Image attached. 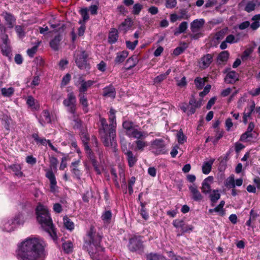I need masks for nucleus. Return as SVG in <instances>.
Returning <instances> with one entry per match:
<instances>
[{"mask_svg":"<svg viewBox=\"0 0 260 260\" xmlns=\"http://www.w3.org/2000/svg\"><path fill=\"white\" fill-rule=\"evenodd\" d=\"M44 241L30 237L23 241L19 246L17 255L20 260H44L46 253Z\"/></svg>","mask_w":260,"mask_h":260,"instance_id":"f257e3e1","label":"nucleus"},{"mask_svg":"<svg viewBox=\"0 0 260 260\" xmlns=\"http://www.w3.org/2000/svg\"><path fill=\"white\" fill-rule=\"evenodd\" d=\"M102 238V235L96 232L93 226H91L84 239L83 247L93 260H99L103 256L104 248L101 245Z\"/></svg>","mask_w":260,"mask_h":260,"instance_id":"f03ea898","label":"nucleus"},{"mask_svg":"<svg viewBox=\"0 0 260 260\" xmlns=\"http://www.w3.org/2000/svg\"><path fill=\"white\" fill-rule=\"evenodd\" d=\"M122 127L127 137L136 139L134 142V144L136 145L134 150L143 151L144 148L148 145L147 142L143 140L148 136L147 133L140 130L138 125L135 124L130 120L123 121Z\"/></svg>","mask_w":260,"mask_h":260,"instance_id":"7ed1b4c3","label":"nucleus"},{"mask_svg":"<svg viewBox=\"0 0 260 260\" xmlns=\"http://www.w3.org/2000/svg\"><path fill=\"white\" fill-rule=\"evenodd\" d=\"M37 219L42 228L47 232L54 240L57 239L56 233L53 226L52 219L46 207L39 204L36 209Z\"/></svg>","mask_w":260,"mask_h":260,"instance_id":"20e7f679","label":"nucleus"},{"mask_svg":"<svg viewBox=\"0 0 260 260\" xmlns=\"http://www.w3.org/2000/svg\"><path fill=\"white\" fill-rule=\"evenodd\" d=\"M100 122L101 126L99 128V134L105 146H109L113 145L116 136V129L114 133L111 134L110 123L108 124L105 118L100 117Z\"/></svg>","mask_w":260,"mask_h":260,"instance_id":"39448f33","label":"nucleus"},{"mask_svg":"<svg viewBox=\"0 0 260 260\" xmlns=\"http://www.w3.org/2000/svg\"><path fill=\"white\" fill-rule=\"evenodd\" d=\"M23 218L22 214H19L14 218L4 220L2 226L3 230L8 232L13 231L17 225L23 223Z\"/></svg>","mask_w":260,"mask_h":260,"instance_id":"423d86ee","label":"nucleus"},{"mask_svg":"<svg viewBox=\"0 0 260 260\" xmlns=\"http://www.w3.org/2000/svg\"><path fill=\"white\" fill-rule=\"evenodd\" d=\"M202 105L201 101H197L194 97H192L189 102L188 105L182 103L180 105V108L188 115H192L196 112V109L200 108Z\"/></svg>","mask_w":260,"mask_h":260,"instance_id":"0eeeda50","label":"nucleus"},{"mask_svg":"<svg viewBox=\"0 0 260 260\" xmlns=\"http://www.w3.org/2000/svg\"><path fill=\"white\" fill-rule=\"evenodd\" d=\"M88 53L84 50H78L75 52L74 58L75 62L80 69H86L89 68L87 63Z\"/></svg>","mask_w":260,"mask_h":260,"instance_id":"6e6552de","label":"nucleus"},{"mask_svg":"<svg viewBox=\"0 0 260 260\" xmlns=\"http://www.w3.org/2000/svg\"><path fill=\"white\" fill-rule=\"evenodd\" d=\"M205 23L204 19H197L191 23L190 29L192 34L189 36L191 39L197 40L201 37L200 30L203 27Z\"/></svg>","mask_w":260,"mask_h":260,"instance_id":"1a4fd4ad","label":"nucleus"},{"mask_svg":"<svg viewBox=\"0 0 260 260\" xmlns=\"http://www.w3.org/2000/svg\"><path fill=\"white\" fill-rule=\"evenodd\" d=\"M63 105L67 108L68 111L74 115L76 111V98L73 92L68 94L67 98L63 101Z\"/></svg>","mask_w":260,"mask_h":260,"instance_id":"9d476101","label":"nucleus"},{"mask_svg":"<svg viewBox=\"0 0 260 260\" xmlns=\"http://www.w3.org/2000/svg\"><path fill=\"white\" fill-rule=\"evenodd\" d=\"M151 150L155 155L165 154L166 152L165 141L161 139H157L151 142Z\"/></svg>","mask_w":260,"mask_h":260,"instance_id":"9b49d317","label":"nucleus"},{"mask_svg":"<svg viewBox=\"0 0 260 260\" xmlns=\"http://www.w3.org/2000/svg\"><path fill=\"white\" fill-rule=\"evenodd\" d=\"M129 249L132 251L143 252L144 245L141 237H134L129 239L128 245Z\"/></svg>","mask_w":260,"mask_h":260,"instance_id":"f8f14e48","label":"nucleus"},{"mask_svg":"<svg viewBox=\"0 0 260 260\" xmlns=\"http://www.w3.org/2000/svg\"><path fill=\"white\" fill-rule=\"evenodd\" d=\"M94 83L92 80L85 81L82 77L79 76L78 80L75 82V85L78 87L79 94H85L87 89Z\"/></svg>","mask_w":260,"mask_h":260,"instance_id":"ddd939ff","label":"nucleus"},{"mask_svg":"<svg viewBox=\"0 0 260 260\" xmlns=\"http://www.w3.org/2000/svg\"><path fill=\"white\" fill-rule=\"evenodd\" d=\"M172 224L176 229H181L182 233H190L193 229L192 225L185 224L182 219H176L173 220Z\"/></svg>","mask_w":260,"mask_h":260,"instance_id":"4468645a","label":"nucleus"},{"mask_svg":"<svg viewBox=\"0 0 260 260\" xmlns=\"http://www.w3.org/2000/svg\"><path fill=\"white\" fill-rule=\"evenodd\" d=\"M32 138L35 140L37 144H41L43 146H46L47 144L50 148L54 151L64 155L63 153L58 151L57 149L52 144L49 140H46L44 138H40L37 133H34L32 135Z\"/></svg>","mask_w":260,"mask_h":260,"instance_id":"2eb2a0df","label":"nucleus"},{"mask_svg":"<svg viewBox=\"0 0 260 260\" xmlns=\"http://www.w3.org/2000/svg\"><path fill=\"white\" fill-rule=\"evenodd\" d=\"M255 105L254 102L252 101L245 108L243 113V122L244 124L247 123V120L251 119L252 114H254L253 111L255 109Z\"/></svg>","mask_w":260,"mask_h":260,"instance_id":"dca6fc26","label":"nucleus"},{"mask_svg":"<svg viewBox=\"0 0 260 260\" xmlns=\"http://www.w3.org/2000/svg\"><path fill=\"white\" fill-rule=\"evenodd\" d=\"M191 199L194 201L201 202L203 199V196L198 190L197 186L193 184L189 186Z\"/></svg>","mask_w":260,"mask_h":260,"instance_id":"f3484780","label":"nucleus"},{"mask_svg":"<svg viewBox=\"0 0 260 260\" xmlns=\"http://www.w3.org/2000/svg\"><path fill=\"white\" fill-rule=\"evenodd\" d=\"M116 111L112 108L110 109L108 113V120L109 123H110V126L111 127V134L114 132L115 129L116 127Z\"/></svg>","mask_w":260,"mask_h":260,"instance_id":"a211bd4d","label":"nucleus"},{"mask_svg":"<svg viewBox=\"0 0 260 260\" xmlns=\"http://www.w3.org/2000/svg\"><path fill=\"white\" fill-rule=\"evenodd\" d=\"M46 177L49 180L50 191L52 192L57 189V182L54 174L51 171H48L46 173Z\"/></svg>","mask_w":260,"mask_h":260,"instance_id":"6ab92c4d","label":"nucleus"},{"mask_svg":"<svg viewBox=\"0 0 260 260\" xmlns=\"http://www.w3.org/2000/svg\"><path fill=\"white\" fill-rule=\"evenodd\" d=\"M2 16L4 17L5 20L6 21L8 27L9 28H12L16 21V19L15 16L11 13L7 12H3Z\"/></svg>","mask_w":260,"mask_h":260,"instance_id":"aec40b11","label":"nucleus"},{"mask_svg":"<svg viewBox=\"0 0 260 260\" xmlns=\"http://www.w3.org/2000/svg\"><path fill=\"white\" fill-rule=\"evenodd\" d=\"M213 61V56L210 54L204 55L200 61V66L202 69L208 68Z\"/></svg>","mask_w":260,"mask_h":260,"instance_id":"412c9836","label":"nucleus"},{"mask_svg":"<svg viewBox=\"0 0 260 260\" xmlns=\"http://www.w3.org/2000/svg\"><path fill=\"white\" fill-rule=\"evenodd\" d=\"M213 179L212 177L209 176L203 181L201 189L203 193L207 194L211 191V184Z\"/></svg>","mask_w":260,"mask_h":260,"instance_id":"4be33fe9","label":"nucleus"},{"mask_svg":"<svg viewBox=\"0 0 260 260\" xmlns=\"http://www.w3.org/2000/svg\"><path fill=\"white\" fill-rule=\"evenodd\" d=\"M139 62V59L137 55H133L128 58L125 63L126 70H129L134 68Z\"/></svg>","mask_w":260,"mask_h":260,"instance_id":"5701e85b","label":"nucleus"},{"mask_svg":"<svg viewBox=\"0 0 260 260\" xmlns=\"http://www.w3.org/2000/svg\"><path fill=\"white\" fill-rule=\"evenodd\" d=\"M103 95L105 97L115 98L116 91L114 87L112 85L105 87L103 89Z\"/></svg>","mask_w":260,"mask_h":260,"instance_id":"b1692460","label":"nucleus"},{"mask_svg":"<svg viewBox=\"0 0 260 260\" xmlns=\"http://www.w3.org/2000/svg\"><path fill=\"white\" fill-rule=\"evenodd\" d=\"M41 118L39 121L42 126L46 123H49L51 122V118L48 110H43L41 114Z\"/></svg>","mask_w":260,"mask_h":260,"instance_id":"393cba45","label":"nucleus"},{"mask_svg":"<svg viewBox=\"0 0 260 260\" xmlns=\"http://www.w3.org/2000/svg\"><path fill=\"white\" fill-rule=\"evenodd\" d=\"M238 79V74L235 71H230L225 78V81L228 83H235Z\"/></svg>","mask_w":260,"mask_h":260,"instance_id":"a878e982","label":"nucleus"},{"mask_svg":"<svg viewBox=\"0 0 260 260\" xmlns=\"http://www.w3.org/2000/svg\"><path fill=\"white\" fill-rule=\"evenodd\" d=\"M215 161L214 158H211L208 161H205L202 166V172L205 174H208L211 172L212 166Z\"/></svg>","mask_w":260,"mask_h":260,"instance_id":"bb28decb","label":"nucleus"},{"mask_svg":"<svg viewBox=\"0 0 260 260\" xmlns=\"http://www.w3.org/2000/svg\"><path fill=\"white\" fill-rule=\"evenodd\" d=\"M128 55V51L124 50L118 52L116 53V56L114 59L115 63H120L122 62Z\"/></svg>","mask_w":260,"mask_h":260,"instance_id":"cd10ccee","label":"nucleus"},{"mask_svg":"<svg viewBox=\"0 0 260 260\" xmlns=\"http://www.w3.org/2000/svg\"><path fill=\"white\" fill-rule=\"evenodd\" d=\"M61 40V36L58 35L55 36L50 42V46L54 50H57Z\"/></svg>","mask_w":260,"mask_h":260,"instance_id":"c85d7f7f","label":"nucleus"},{"mask_svg":"<svg viewBox=\"0 0 260 260\" xmlns=\"http://www.w3.org/2000/svg\"><path fill=\"white\" fill-rule=\"evenodd\" d=\"M125 155L126 156L129 166L130 167H133L137 161V157L134 155L132 151L127 152Z\"/></svg>","mask_w":260,"mask_h":260,"instance_id":"c756f323","label":"nucleus"},{"mask_svg":"<svg viewBox=\"0 0 260 260\" xmlns=\"http://www.w3.org/2000/svg\"><path fill=\"white\" fill-rule=\"evenodd\" d=\"M79 101L80 103L83 107V110L85 112H87L88 111V104L87 98L85 94H79Z\"/></svg>","mask_w":260,"mask_h":260,"instance_id":"7c9ffc66","label":"nucleus"},{"mask_svg":"<svg viewBox=\"0 0 260 260\" xmlns=\"http://www.w3.org/2000/svg\"><path fill=\"white\" fill-rule=\"evenodd\" d=\"M118 37L117 30L115 28H112L109 34V42L111 44L115 43L117 40Z\"/></svg>","mask_w":260,"mask_h":260,"instance_id":"2f4dec72","label":"nucleus"},{"mask_svg":"<svg viewBox=\"0 0 260 260\" xmlns=\"http://www.w3.org/2000/svg\"><path fill=\"white\" fill-rule=\"evenodd\" d=\"M12 170L15 172V174L18 177H21L23 176V173L21 171L22 166L20 164H15L10 166Z\"/></svg>","mask_w":260,"mask_h":260,"instance_id":"473e14b6","label":"nucleus"},{"mask_svg":"<svg viewBox=\"0 0 260 260\" xmlns=\"http://www.w3.org/2000/svg\"><path fill=\"white\" fill-rule=\"evenodd\" d=\"M131 21L129 19H125L122 23L119 26L118 30L120 31H122L125 33L131 27Z\"/></svg>","mask_w":260,"mask_h":260,"instance_id":"72a5a7b5","label":"nucleus"},{"mask_svg":"<svg viewBox=\"0 0 260 260\" xmlns=\"http://www.w3.org/2000/svg\"><path fill=\"white\" fill-rule=\"evenodd\" d=\"M229 55L230 54L228 51H223L220 52L217 57V60L219 63L220 62H226L229 59Z\"/></svg>","mask_w":260,"mask_h":260,"instance_id":"f704fd0d","label":"nucleus"},{"mask_svg":"<svg viewBox=\"0 0 260 260\" xmlns=\"http://www.w3.org/2000/svg\"><path fill=\"white\" fill-rule=\"evenodd\" d=\"M26 103L28 106L32 109L37 110L39 108V105L37 101L31 96H29L27 98Z\"/></svg>","mask_w":260,"mask_h":260,"instance_id":"c9c22d12","label":"nucleus"},{"mask_svg":"<svg viewBox=\"0 0 260 260\" xmlns=\"http://www.w3.org/2000/svg\"><path fill=\"white\" fill-rule=\"evenodd\" d=\"M62 247L63 251L66 253H69L73 251V244L71 241H68L62 243Z\"/></svg>","mask_w":260,"mask_h":260,"instance_id":"e433bc0d","label":"nucleus"},{"mask_svg":"<svg viewBox=\"0 0 260 260\" xmlns=\"http://www.w3.org/2000/svg\"><path fill=\"white\" fill-rule=\"evenodd\" d=\"M220 198V194L219 193V190L217 189L213 190L210 194V200L213 204L216 203Z\"/></svg>","mask_w":260,"mask_h":260,"instance_id":"4c0bfd02","label":"nucleus"},{"mask_svg":"<svg viewBox=\"0 0 260 260\" xmlns=\"http://www.w3.org/2000/svg\"><path fill=\"white\" fill-rule=\"evenodd\" d=\"M187 28V23L185 21L181 22L178 28L176 29L174 35L177 36L179 34L184 32Z\"/></svg>","mask_w":260,"mask_h":260,"instance_id":"58836bf2","label":"nucleus"},{"mask_svg":"<svg viewBox=\"0 0 260 260\" xmlns=\"http://www.w3.org/2000/svg\"><path fill=\"white\" fill-rule=\"evenodd\" d=\"M205 84V79L204 78L197 77L194 79V84L196 87L199 89L203 88Z\"/></svg>","mask_w":260,"mask_h":260,"instance_id":"ea45409f","label":"nucleus"},{"mask_svg":"<svg viewBox=\"0 0 260 260\" xmlns=\"http://www.w3.org/2000/svg\"><path fill=\"white\" fill-rule=\"evenodd\" d=\"M225 185L229 188H234L235 187V178L234 175L228 177L225 181Z\"/></svg>","mask_w":260,"mask_h":260,"instance_id":"a19ab883","label":"nucleus"},{"mask_svg":"<svg viewBox=\"0 0 260 260\" xmlns=\"http://www.w3.org/2000/svg\"><path fill=\"white\" fill-rule=\"evenodd\" d=\"M80 13L83 19L81 21L83 23L85 24V22L89 19L88 9L87 8H82L80 10Z\"/></svg>","mask_w":260,"mask_h":260,"instance_id":"79ce46f5","label":"nucleus"},{"mask_svg":"<svg viewBox=\"0 0 260 260\" xmlns=\"http://www.w3.org/2000/svg\"><path fill=\"white\" fill-rule=\"evenodd\" d=\"M63 224L64 226L70 231H72L74 229V224L73 222L67 217H64L63 218Z\"/></svg>","mask_w":260,"mask_h":260,"instance_id":"37998d69","label":"nucleus"},{"mask_svg":"<svg viewBox=\"0 0 260 260\" xmlns=\"http://www.w3.org/2000/svg\"><path fill=\"white\" fill-rule=\"evenodd\" d=\"M2 94L4 96L10 97L14 92V89L13 87H9L8 88H3L1 89Z\"/></svg>","mask_w":260,"mask_h":260,"instance_id":"c03bdc74","label":"nucleus"},{"mask_svg":"<svg viewBox=\"0 0 260 260\" xmlns=\"http://www.w3.org/2000/svg\"><path fill=\"white\" fill-rule=\"evenodd\" d=\"M253 137V135L252 133L248 132V131H246L241 136L240 140L242 142H246L249 141V139L252 138Z\"/></svg>","mask_w":260,"mask_h":260,"instance_id":"a18cd8bd","label":"nucleus"},{"mask_svg":"<svg viewBox=\"0 0 260 260\" xmlns=\"http://www.w3.org/2000/svg\"><path fill=\"white\" fill-rule=\"evenodd\" d=\"M255 7L256 4L254 2L249 1L247 3L244 10L247 12L250 13L255 10Z\"/></svg>","mask_w":260,"mask_h":260,"instance_id":"49530a36","label":"nucleus"},{"mask_svg":"<svg viewBox=\"0 0 260 260\" xmlns=\"http://www.w3.org/2000/svg\"><path fill=\"white\" fill-rule=\"evenodd\" d=\"M143 8V6L139 3L135 4L133 8L132 13L133 14L138 15Z\"/></svg>","mask_w":260,"mask_h":260,"instance_id":"de8ad7c7","label":"nucleus"},{"mask_svg":"<svg viewBox=\"0 0 260 260\" xmlns=\"http://www.w3.org/2000/svg\"><path fill=\"white\" fill-rule=\"evenodd\" d=\"M254 48L252 47H249L245 49L241 56L243 60H246L248 56L253 52Z\"/></svg>","mask_w":260,"mask_h":260,"instance_id":"09e8293b","label":"nucleus"},{"mask_svg":"<svg viewBox=\"0 0 260 260\" xmlns=\"http://www.w3.org/2000/svg\"><path fill=\"white\" fill-rule=\"evenodd\" d=\"M147 260H165V258L156 253H150L147 255Z\"/></svg>","mask_w":260,"mask_h":260,"instance_id":"8fccbe9b","label":"nucleus"},{"mask_svg":"<svg viewBox=\"0 0 260 260\" xmlns=\"http://www.w3.org/2000/svg\"><path fill=\"white\" fill-rule=\"evenodd\" d=\"M15 29L19 38H22L25 36V34L24 32V29L22 26L16 25Z\"/></svg>","mask_w":260,"mask_h":260,"instance_id":"3c124183","label":"nucleus"},{"mask_svg":"<svg viewBox=\"0 0 260 260\" xmlns=\"http://www.w3.org/2000/svg\"><path fill=\"white\" fill-rule=\"evenodd\" d=\"M112 217L110 211H106L102 215V218L105 222H109Z\"/></svg>","mask_w":260,"mask_h":260,"instance_id":"603ef678","label":"nucleus"},{"mask_svg":"<svg viewBox=\"0 0 260 260\" xmlns=\"http://www.w3.org/2000/svg\"><path fill=\"white\" fill-rule=\"evenodd\" d=\"M136 178L134 177H131L128 184V192L130 194L133 192V186L135 183Z\"/></svg>","mask_w":260,"mask_h":260,"instance_id":"864d4df0","label":"nucleus"},{"mask_svg":"<svg viewBox=\"0 0 260 260\" xmlns=\"http://www.w3.org/2000/svg\"><path fill=\"white\" fill-rule=\"evenodd\" d=\"M138 40H136L133 42H132L129 41H126L125 42L126 47L128 49H131L132 50H133L135 49V48H136V46L138 44Z\"/></svg>","mask_w":260,"mask_h":260,"instance_id":"5fc2aeb1","label":"nucleus"},{"mask_svg":"<svg viewBox=\"0 0 260 260\" xmlns=\"http://www.w3.org/2000/svg\"><path fill=\"white\" fill-rule=\"evenodd\" d=\"M225 204L224 201H221L220 204L215 208L217 209V212H218L220 215L223 216L224 215L225 212L223 209V207Z\"/></svg>","mask_w":260,"mask_h":260,"instance_id":"6e6d98bb","label":"nucleus"},{"mask_svg":"<svg viewBox=\"0 0 260 260\" xmlns=\"http://www.w3.org/2000/svg\"><path fill=\"white\" fill-rule=\"evenodd\" d=\"M2 51L3 52V54L6 56H9L11 51V48L9 45H2Z\"/></svg>","mask_w":260,"mask_h":260,"instance_id":"4d7b16f0","label":"nucleus"},{"mask_svg":"<svg viewBox=\"0 0 260 260\" xmlns=\"http://www.w3.org/2000/svg\"><path fill=\"white\" fill-rule=\"evenodd\" d=\"M225 41L228 43L233 44V43H237L238 41V40L237 39L234 35H228L226 37Z\"/></svg>","mask_w":260,"mask_h":260,"instance_id":"13d9d810","label":"nucleus"},{"mask_svg":"<svg viewBox=\"0 0 260 260\" xmlns=\"http://www.w3.org/2000/svg\"><path fill=\"white\" fill-rule=\"evenodd\" d=\"M177 139L178 143L180 144H183L186 141L185 137L181 130L177 134Z\"/></svg>","mask_w":260,"mask_h":260,"instance_id":"bf43d9fd","label":"nucleus"},{"mask_svg":"<svg viewBox=\"0 0 260 260\" xmlns=\"http://www.w3.org/2000/svg\"><path fill=\"white\" fill-rule=\"evenodd\" d=\"M141 206H142V208L140 210V213L144 219L147 220V219H148V218L149 217L148 214L147 212V211H146L145 207H144V205L143 203H141Z\"/></svg>","mask_w":260,"mask_h":260,"instance_id":"052dcab7","label":"nucleus"},{"mask_svg":"<svg viewBox=\"0 0 260 260\" xmlns=\"http://www.w3.org/2000/svg\"><path fill=\"white\" fill-rule=\"evenodd\" d=\"M79 23L81 24V26L78 28V36H83L85 30V25L84 23H83L81 20L79 21Z\"/></svg>","mask_w":260,"mask_h":260,"instance_id":"680f3d73","label":"nucleus"},{"mask_svg":"<svg viewBox=\"0 0 260 260\" xmlns=\"http://www.w3.org/2000/svg\"><path fill=\"white\" fill-rule=\"evenodd\" d=\"M71 78V76L70 74H67L62 78L61 81V85L65 86L67 85Z\"/></svg>","mask_w":260,"mask_h":260,"instance_id":"e2e57ef3","label":"nucleus"},{"mask_svg":"<svg viewBox=\"0 0 260 260\" xmlns=\"http://www.w3.org/2000/svg\"><path fill=\"white\" fill-rule=\"evenodd\" d=\"M38 49V46H33L32 48L28 49L27 50V55L31 57H32L36 53Z\"/></svg>","mask_w":260,"mask_h":260,"instance_id":"0e129e2a","label":"nucleus"},{"mask_svg":"<svg viewBox=\"0 0 260 260\" xmlns=\"http://www.w3.org/2000/svg\"><path fill=\"white\" fill-rule=\"evenodd\" d=\"M256 216V215L254 213L253 210H251L250 212L249 219L246 221V225L250 226L251 225V221L254 220Z\"/></svg>","mask_w":260,"mask_h":260,"instance_id":"69168bd1","label":"nucleus"},{"mask_svg":"<svg viewBox=\"0 0 260 260\" xmlns=\"http://www.w3.org/2000/svg\"><path fill=\"white\" fill-rule=\"evenodd\" d=\"M72 173L74 174L75 177L80 179L81 176V172L78 168H73L71 170Z\"/></svg>","mask_w":260,"mask_h":260,"instance_id":"338daca9","label":"nucleus"},{"mask_svg":"<svg viewBox=\"0 0 260 260\" xmlns=\"http://www.w3.org/2000/svg\"><path fill=\"white\" fill-rule=\"evenodd\" d=\"M168 256L169 257V260H183L181 257L175 255L172 251L168 252Z\"/></svg>","mask_w":260,"mask_h":260,"instance_id":"774afa93","label":"nucleus"}]
</instances>
